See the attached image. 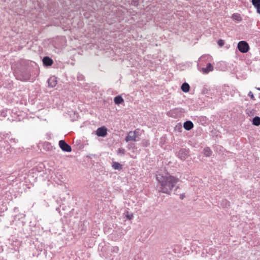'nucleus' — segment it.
Returning <instances> with one entry per match:
<instances>
[{
	"instance_id": "1",
	"label": "nucleus",
	"mask_w": 260,
	"mask_h": 260,
	"mask_svg": "<svg viewBox=\"0 0 260 260\" xmlns=\"http://www.w3.org/2000/svg\"><path fill=\"white\" fill-rule=\"evenodd\" d=\"M156 179L158 181L157 189L158 192L170 195L179 179L169 174H158L156 175Z\"/></svg>"
},
{
	"instance_id": "2",
	"label": "nucleus",
	"mask_w": 260,
	"mask_h": 260,
	"mask_svg": "<svg viewBox=\"0 0 260 260\" xmlns=\"http://www.w3.org/2000/svg\"><path fill=\"white\" fill-rule=\"evenodd\" d=\"M15 76L18 80L27 81L29 79L30 74L29 71L27 69H22L15 72Z\"/></svg>"
},
{
	"instance_id": "3",
	"label": "nucleus",
	"mask_w": 260,
	"mask_h": 260,
	"mask_svg": "<svg viewBox=\"0 0 260 260\" xmlns=\"http://www.w3.org/2000/svg\"><path fill=\"white\" fill-rule=\"evenodd\" d=\"M190 150L189 149L181 148L177 153V156L182 161L186 160L190 154Z\"/></svg>"
},
{
	"instance_id": "4",
	"label": "nucleus",
	"mask_w": 260,
	"mask_h": 260,
	"mask_svg": "<svg viewBox=\"0 0 260 260\" xmlns=\"http://www.w3.org/2000/svg\"><path fill=\"white\" fill-rule=\"evenodd\" d=\"M237 48L240 52L243 53L247 52L249 50V45L245 41H240L238 44Z\"/></svg>"
},
{
	"instance_id": "5",
	"label": "nucleus",
	"mask_w": 260,
	"mask_h": 260,
	"mask_svg": "<svg viewBox=\"0 0 260 260\" xmlns=\"http://www.w3.org/2000/svg\"><path fill=\"white\" fill-rule=\"evenodd\" d=\"M59 146L63 151L69 152L72 151L71 147L64 140H60L59 141Z\"/></svg>"
},
{
	"instance_id": "6",
	"label": "nucleus",
	"mask_w": 260,
	"mask_h": 260,
	"mask_svg": "<svg viewBox=\"0 0 260 260\" xmlns=\"http://www.w3.org/2000/svg\"><path fill=\"white\" fill-rule=\"evenodd\" d=\"M96 134L99 137H105L107 134V129L105 127H101L97 129Z\"/></svg>"
},
{
	"instance_id": "7",
	"label": "nucleus",
	"mask_w": 260,
	"mask_h": 260,
	"mask_svg": "<svg viewBox=\"0 0 260 260\" xmlns=\"http://www.w3.org/2000/svg\"><path fill=\"white\" fill-rule=\"evenodd\" d=\"M125 140L126 142L129 141H137L136 135L135 132H129L128 135L125 137Z\"/></svg>"
},
{
	"instance_id": "8",
	"label": "nucleus",
	"mask_w": 260,
	"mask_h": 260,
	"mask_svg": "<svg viewBox=\"0 0 260 260\" xmlns=\"http://www.w3.org/2000/svg\"><path fill=\"white\" fill-rule=\"evenodd\" d=\"M48 86L50 87H54L57 84L56 78L55 76L50 77L48 80Z\"/></svg>"
},
{
	"instance_id": "9",
	"label": "nucleus",
	"mask_w": 260,
	"mask_h": 260,
	"mask_svg": "<svg viewBox=\"0 0 260 260\" xmlns=\"http://www.w3.org/2000/svg\"><path fill=\"white\" fill-rule=\"evenodd\" d=\"M213 70V67L212 65V64L210 63H207L206 68H202L203 72L204 74H208L210 72L212 71Z\"/></svg>"
},
{
	"instance_id": "10",
	"label": "nucleus",
	"mask_w": 260,
	"mask_h": 260,
	"mask_svg": "<svg viewBox=\"0 0 260 260\" xmlns=\"http://www.w3.org/2000/svg\"><path fill=\"white\" fill-rule=\"evenodd\" d=\"M43 64L46 66H50L53 63V60L48 56H45L43 59Z\"/></svg>"
},
{
	"instance_id": "11",
	"label": "nucleus",
	"mask_w": 260,
	"mask_h": 260,
	"mask_svg": "<svg viewBox=\"0 0 260 260\" xmlns=\"http://www.w3.org/2000/svg\"><path fill=\"white\" fill-rule=\"evenodd\" d=\"M183 127L187 131H189L193 127V124L191 121H186L184 123Z\"/></svg>"
},
{
	"instance_id": "12",
	"label": "nucleus",
	"mask_w": 260,
	"mask_h": 260,
	"mask_svg": "<svg viewBox=\"0 0 260 260\" xmlns=\"http://www.w3.org/2000/svg\"><path fill=\"white\" fill-rule=\"evenodd\" d=\"M112 167L113 169L120 170L122 168V165L118 162H113Z\"/></svg>"
},
{
	"instance_id": "13",
	"label": "nucleus",
	"mask_w": 260,
	"mask_h": 260,
	"mask_svg": "<svg viewBox=\"0 0 260 260\" xmlns=\"http://www.w3.org/2000/svg\"><path fill=\"white\" fill-rule=\"evenodd\" d=\"M114 101L115 104L119 105L123 102V99L120 95H117L114 98Z\"/></svg>"
},
{
	"instance_id": "14",
	"label": "nucleus",
	"mask_w": 260,
	"mask_h": 260,
	"mask_svg": "<svg viewBox=\"0 0 260 260\" xmlns=\"http://www.w3.org/2000/svg\"><path fill=\"white\" fill-rule=\"evenodd\" d=\"M181 88L183 92H187L189 90L190 86L188 83L185 82L182 84Z\"/></svg>"
},
{
	"instance_id": "15",
	"label": "nucleus",
	"mask_w": 260,
	"mask_h": 260,
	"mask_svg": "<svg viewBox=\"0 0 260 260\" xmlns=\"http://www.w3.org/2000/svg\"><path fill=\"white\" fill-rule=\"evenodd\" d=\"M10 112H11L10 110L4 109L1 112L0 117L5 118L7 116L8 113L10 114Z\"/></svg>"
},
{
	"instance_id": "16",
	"label": "nucleus",
	"mask_w": 260,
	"mask_h": 260,
	"mask_svg": "<svg viewBox=\"0 0 260 260\" xmlns=\"http://www.w3.org/2000/svg\"><path fill=\"white\" fill-rule=\"evenodd\" d=\"M252 124L255 126L260 125V117L258 116L254 117L252 119Z\"/></svg>"
},
{
	"instance_id": "17",
	"label": "nucleus",
	"mask_w": 260,
	"mask_h": 260,
	"mask_svg": "<svg viewBox=\"0 0 260 260\" xmlns=\"http://www.w3.org/2000/svg\"><path fill=\"white\" fill-rule=\"evenodd\" d=\"M204 154L206 157H209L212 154V151L209 147H206L204 149Z\"/></svg>"
},
{
	"instance_id": "18",
	"label": "nucleus",
	"mask_w": 260,
	"mask_h": 260,
	"mask_svg": "<svg viewBox=\"0 0 260 260\" xmlns=\"http://www.w3.org/2000/svg\"><path fill=\"white\" fill-rule=\"evenodd\" d=\"M221 206L224 208H228L230 205V203L226 200H223L221 202Z\"/></svg>"
},
{
	"instance_id": "19",
	"label": "nucleus",
	"mask_w": 260,
	"mask_h": 260,
	"mask_svg": "<svg viewBox=\"0 0 260 260\" xmlns=\"http://www.w3.org/2000/svg\"><path fill=\"white\" fill-rule=\"evenodd\" d=\"M251 3L256 9L260 7V0H251Z\"/></svg>"
},
{
	"instance_id": "20",
	"label": "nucleus",
	"mask_w": 260,
	"mask_h": 260,
	"mask_svg": "<svg viewBox=\"0 0 260 260\" xmlns=\"http://www.w3.org/2000/svg\"><path fill=\"white\" fill-rule=\"evenodd\" d=\"M117 154L120 156H122L125 154V150L122 148H120L117 150Z\"/></svg>"
},
{
	"instance_id": "21",
	"label": "nucleus",
	"mask_w": 260,
	"mask_h": 260,
	"mask_svg": "<svg viewBox=\"0 0 260 260\" xmlns=\"http://www.w3.org/2000/svg\"><path fill=\"white\" fill-rule=\"evenodd\" d=\"M124 214H125V217L128 220H131L133 218V214L132 213H129V212L127 211Z\"/></svg>"
},
{
	"instance_id": "22",
	"label": "nucleus",
	"mask_w": 260,
	"mask_h": 260,
	"mask_svg": "<svg viewBox=\"0 0 260 260\" xmlns=\"http://www.w3.org/2000/svg\"><path fill=\"white\" fill-rule=\"evenodd\" d=\"M8 135V134H5L2 133H0V141L5 139Z\"/></svg>"
},
{
	"instance_id": "23",
	"label": "nucleus",
	"mask_w": 260,
	"mask_h": 260,
	"mask_svg": "<svg viewBox=\"0 0 260 260\" xmlns=\"http://www.w3.org/2000/svg\"><path fill=\"white\" fill-rule=\"evenodd\" d=\"M233 18L235 19V20H238V21H240L241 20V18H240V17L239 15L238 14H234L233 15Z\"/></svg>"
},
{
	"instance_id": "24",
	"label": "nucleus",
	"mask_w": 260,
	"mask_h": 260,
	"mask_svg": "<svg viewBox=\"0 0 260 260\" xmlns=\"http://www.w3.org/2000/svg\"><path fill=\"white\" fill-rule=\"evenodd\" d=\"M224 43V41L220 39V40H219L218 41V44L219 46H223Z\"/></svg>"
},
{
	"instance_id": "25",
	"label": "nucleus",
	"mask_w": 260,
	"mask_h": 260,
	"mask_svg": "<svg viewBox=\"0 0 260 260\" xmlns=\"http://www.w3.org/2000/svg\"><path fill=\"white\" fill-rule=\"evenodd\" d=\"M112 251L114 252L117 253L118 251H119V248L117 246L113 247L112 248Z\"/></svg>"
},
{
	"instance_id": "26",
	"label": "nucleus",
	"mask_w": 260,
	"mask_h": 260,
	"mask_svg": "<svg viewBox=\"0 0 260 260\" xmlns=\"http://www.w3.org/2000/svg\"><path fill=\"white\" fill-rule=\"evenodd\" d=\"M248 95L250 97V98L251 99H252V100L254 99V95L251 91H249Z\"/></svg>"
},
{
	"instance_id": "27",
	"label": "nucleus",
	"mask_w": 260,
	"mask_h": 260,
	"mask_svg": "<svg viewBox=\"0 0 260 260\" xmlns=\"http://www.w3.org/2000/svg\"><path fill=\"white\" fill-rule=\"evenodd\" d=\"M256 11H257V13L260 14V7L256 9Z\"/></svg>"
},
{
	"instance_id": "28",
	"label": "nucleus",
	"mask_w": 260,
	"mask_h": 260,
	"mask_svg": "<svg viewBox=\"0 0 260 260\" xmlns=\"http://www.w3.org/2000/svg\"><path fill=\"white\" fill-rule=\"evenodd\" d=\"M184 196L183 194H181V196H180L181 199L182 200L184 198Z\"/></svg>"
},
{
	"instance_id": "29",
	"label": "nucleus",
	"mask_w": 260,
	"mask_h": 260,
	"mask_svg": "<svg viewBox=\"0 0 260 260\" xmlns=\"http://www.w3.org/2000/svg\"><path fill=\"white\" fill-rule=\"evenodd\" d=\"M256 89H257L258 90H259V91H260V88H256Z\"/></svg>"
},
{
	"instance_id": "30",
	"label": "nucleus",
	"mask_w": 260,
	"mask_h": 260,
	"mask_svg": "<svg viewBox=\"0 0 260 260\" xmlns=\"http://www.w3.org/2000/svg\"><path fill=\"white\" fill-rule=\"evenodd\" d=\"M179 188V187H178V186H177V187H176V189H177V188Z\"/></svg>"
}]
</instances>
